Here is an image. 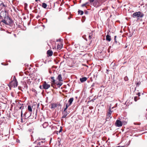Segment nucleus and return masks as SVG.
Listing matches in <instances>:
<instances>
[{
    "instance_id": "nucleus-1",
    "label": "nucleus",
    "mask_w": 147,
    "mask_h": 147,
    "mask_svg": "<svg viewBox=\"0 0 147 147\" xmlns=\"http://www.w3.org/2000/svg\"><path fill=\"white\" fill-rule=\"evenodd\" d=\"M6 11L5 10L4 13H5V16H6L5 14ZM3 23V24H5L6 25L11 26L12 25L13 23V21L12 19L9 16H5L3 19H2V20L0 22Z\"/></svg>"
},
{
    "instance_id": "nucleus-2",
    "label": "nucleus",
    "mask_w": 147,
    "mask_h": 147,
    "mask_svg": "<svg viewBox=\"0 0 147 147\" xmlns=\"http://www.w3.org/2000/svg\"><path fill=\"white\" fill-rule=\"evenodd\" d=\"M18 82L16 77L14 76L13 80L9 83V87L15 88L18 86Z\"/></svg>"
},
{
    "instance_id": "nucleus-3",
    "label": "nucleus",
    "mask_w": 147,
    "mask_h": 147,
    "mask_svg": "<svg viewBox=\"0 0 147 147\" xmlns=\"http://www.w3.org/2000/svg\"><path fill=\"white\" fill-rule=\"evenodd\" d=\"M144 15V14L142 13L140 11H138L133 13L132 16L134 18L136 17L138 18V20L139 17L142 18Z\"/></svg>"
},
{
    "instance_id": "nucleus-4",
    "label": "nucleus",
    "mask_w": 147,
    "mask_h": 147,
    "mask_svg": "<svg viewBox=\"0 0 147 147\" xmlns=\"http://www.w3.org/2000/svg\"><path fill=\"white\" fill-rule=\"evenodd\" d=\"M30 71L26 70L24 72V74L25 75V76H28L29 78L31 77L32 80L35 82L36 81V79L37 78L36 76H35L34 75L32 74L31 76H30Z\"/></svg>"
},
{
    "instance_id": "nucleus-5",
    "label": "nucleus",
    "mask_w": 147,
    "mask_h": 147,
    "mask_svg": "<svg viewBox=\"0 0 147 147\" xmlns=\"http://www.w3.org/2000/svg\"><path fill=\"white\" fill-rule=\"evenodd\" d=\"M112 113V111L110 108L109 110V112L107 113L106 115V121H109L112 118L111 115Z\"/></svg>"
},
{
    "instance_id": "nucleus-6",
    "label": "nucleus",
    "mask_w": 147,
    "mask_h": 147,
    "mask_svg": "<svg viewBox=\"0 0 147 147\" xmlns=\"http://www.w3.org/2000/svg\"><path fill=\"white\" fill-rule=\"evenodd\" d=\"M42 86L43 88L45 89H47L50 87V84H48L46 82H44Z\"/></svg>"
},
{
    "instance_id": "nucleus-7",
    "label": "nucleus",
    "mask_w": 147,
    "mask_h": 147,
    "mask_svg": "<svg viewBox=\"0 0 147 147\" xmlns=\"http://www.w3.org/2000/svg\"><path fill=\"white\" fill-rule=\"evenodd\" d=\"M115 125L116 126L119 127L122 125V123L121 121L117 120L115 123Z\"/></svg>"
},
{
    "instance_id": "nucleus-8",
    "label": "nucleus",
    "mask_w": 147,
    "mask_h": 147,
    "mask_svg": "<svg viewBox=\"0 0 147 147\" xmlns=\"http://www.w3.org/2000/svg\"><path fill=\"white\" fill-rule=\"evenodd\" d=\"M58 106L61 107V105L60 104H58L54 103L51 104V108L55 109Z\"/></svg>"
},
{
    "instance_id": "nucleus-9",
    "label": "nucleus",
    "mask_w": 147,
    "mask_h": 147,
    "mask_svg": "<svg viewBox=\"0 0 147 147\" xmlns=\"http://www.w3.org/2000/svg\"><path fill=\"white\" fill-rule=\"evenodd\" d=\"M47 54L48 56L50 57L53 54V52L51 50H49L47 51Z\"/></svg>"
},
{
    "instance_id": "nucleus-10",
    "label": "nucleus",
    "mask_w": 147,
    "mask_h": 147,
    "mask_svg": "<svg viewBox=\"0 0 147 147\" xmlns=\"http://www.w3.org/2000/svg\"><path fill=\"white\" fill-rule=\"evenodd\" d=\"M0 5L1 7L2 8H3L5 9L7 7L6 4L3 2L1 3L0 4Z\"/></svg>"
},
{
    "instance_id": "nucleus-11",
    "label": "nucleus",
    "mask_w": 147,
    "mask_h": 147,
    "mask_svg": "<svg viewBox=\"0 0 147 147\" xmlns=\"http://www.w3.org/2000/svg\"><path fill=\"white\" fill-rule=\"evenodd\" d=\"M87 78L86 77H84L80 78V80L81 82H83L85 81H86L87 80Z\"/></svg>"
},
{
    "instance_id": "nucleus-12",
    "label": "nucleus",
    "mask_w": 147,
    "mask_h": 147,
    "mask_svg": "<svg viewBox=\"0 0 147 147\" xmlns=\"http://www.w3.org/2000/svg\"><path fill=\"white\" fill-rule=\"evenodd\" d=\"M25 67H26V68H25L26 70L28 69V70L30 71V69L31 68V67H30L27 64H25Z\"/></svg>"
},
{
    "instance_id": "nucleus-13",
    "label": "nucleus",
    "mask_w": 147,
    "mask_h": 147,
    "mask_svg": "<svg viewBox=\"0 0 147 147\" xmlns=\"http://www.w3.org/2000/svg\"><path fill=\"white\" fill-rule=\"evenodd\" d=\"M24 75V77L23 79L24 82L26 84V81L27 80L28 78H30L27 76H25V75Z\"/></svg>"
},
{
    "instance_id": "nucleus-14",
    "label": "nucleus",
    "mask_w": 147,
    "mask_h": 147,
    "mask_svg": "<svg viewBox=\"0 0 147 147\" xmlns=\"http://www.w3.org/2000/svg\"><path fill=\"white\" fill-rule=\"evenodd\" d=\"M106 40L109 42L111 40V36L109 35H107L106 36Z\"/></svg>"
},
{
    "instance_id": "nucleus-15",
    "label": "nucleus",
    "mask_w": 147,
    "mask_h": 147,
    "mask_svg": "<svg viewBox=\"0 0 147 147\" xmlns=\"http://www.w3.org/2000/svg\"><path fill=\"white\" fill-rule=\"evenodd\" d=\"M63 47V45L61 43L60 44H58L57 46V49L59 50H60Z\"/></svg>"
},
{
    "instance_id": "nucleus-16",
    "label": "nucleus",
    "mask_w": 147,
    "mask_h": 147,
    "mask_svg": "<svg viewBox=\"0 0 147 147\" xmlns=\"http://www.w3.org/2000/svg\"><path fill=\"white\" fill-rule=\"evenodd\" d=\"M34 105H32V109H33L34 111L35 110V109L37 107L36 105H37V103L36 102H34Z\"/></svg>"
},
{
    "instance_id": "nucleus-17",
    "label": "nucleus",
    "mask_w": 147,
    "mask_h": 147,
    "mask_svg": "<svg viewBox=\"0 0 147 147\" xmlns=\"http://www.w3.org/2000/svg\"><path fill=\"white\" fill-rule=\"evenodd\" d=\"M74 100V98H70L68 101V103L69 105H71V104L72 102L73 101V100Z\"/></svg>"
},
{
    "instance_id": "nucleus-18",
    "label": "nucleus",
    "mask_w": 147,
    "mask_h": 147,
    "mask_svg": "<svg viewBox=\"0 0 147 147\" xmlns=\"http://www.w3.org/2000/svg\"><path fill=\"white\" fill-rule=\"evenodd\" d=\"M57 79L60 81H63L61 75L59 74L57 78Z\"/></svg>"
},
{
    "instance_id": "nucleus-19",
    "label": "nucleus",
    "mask_w": 147,
    "mask_h": 147,
    "mask_svg": "<svg viewBox=\"0 0 147 147\" xmlns=\"http://www.w3.org/2000/svg\"><path fill=\"white\" fill-rule=\"evenodd\" d=\"M116 37H117V36H115V38H114L115 42H114V43H113V44L112 45V46H113L114 47H115L116 46V44H117V42L116 41Z\"/></svg>"
},
{
    "instance_id": "nucleus-20",
    "label": "nucleus",
    "mask_w": 147,
    "mask_h": 147,
    "mask_svg": "<svg viewBox=\"0 0 147 147\" xmlns=\"http://www.w3.org/2000/svg\"><path fill=\"white\" fill-rule=\"evenodd\" d=\"M28 110L30 112H32V107L30 105H28Z\"/></svg>"
},
{
    "instance_id": "nucleus-21",
    "label": "nucleus",
    "mask_w": 147,
    "mask_h": 147,
    "mask_svg": "<svg viewBox=\"0 0 147 147\" xmlns=\"http://www.w3.org/2000/svg\"><path fill=\"white\" fill-rule=\"evenodd\" d=\"M42 6L44 8H45L47 7V5L45 3H42Z\"/></svg>"
},
{
    "instance_id": "nucleus-22",
    "label": "nucleus",
    "mask_w": 147,
    "mask_h": 147,
    "mask_svg": "<svg viewBox=\"0 0 147 147\" xmlns=\"http://www.w3.org/2000/svg\"><path fill=\"white\" fill-rule=\"evenodd\" d=\"M32 90L33 92H34V95L35 96H36V90L35 89L33 88L32 89Z\"/></svg>"
},
{
    "instance_id": "nucleus-23",
    "label": "nucleus",
    "mask_w": 147,
    "mask_h": 147,
    "mask_svg": "<svg viewBox=\"0 0 147 147\" xmlns=\"http://www.w3.org/2000/svg\"><path fill=\"white\" fill-rule=\"evenodd\" d=\"M51 79L52 80V82L54 84H55L56 81L54 79V77H51Z\"/></svg>"
},
{
    "instance_id": "nucleus-24",
    "label": "nucleus",
    "mask_w": 147,
    "mask_h": 147,
    "mask_svg": "<svg viewBox=\"0 0 147 147\" xmlns=\"http://www.w3.org/2000/svg\"><path fill=\"white\" fill-rule=\"evenodd\" d=\"M93 37V36H90V35H89V38H89V39L90 40V43L89 44V45L90 44V43H91L92 42V40H91V39L92 38V37Z\"/></svg>"
},
{
    "instance_id": "nucleus-25",
    "label": "nucleus",
    "mask_w": 147,
    "mask_h": 147,
    "mask_svg": "<svg viewBox=\"0 0 147 147\" xmlns=\"http://www.w3.org/2000/svg\"><path fill=\"white\" fill-rule=\"evenodd\" d=\"M30 80V78H28L27 80L26 81V83H27L28 84H30V83L31 82V81Z\"/></svg>"
},
{
    "instance_id": "nucleus-26",
    "label": "nucleus",
    "mask_w": 147,
    "mask_h": 147,
    "mask_svg": "<svg viewBox=\"0 0 147 147\" xmlns=\"http://www.w3.org/2000/svg\"><path fill=\"white\" fill-rule=\"evenodd\" d=\"M42 126L44 128L48 126V124L47 123H45L42 125Z\"/></svg>"
},
{
    "instance_id": "nucleus-27",
    "label": "nucleus",
    "mask_w": 147,
    "mask_h": 147,
    "mask_svg": "<svg viewBox=\"0 0 147 147\" xmlns=\"http://www.w3.org/2000/svg\"><path fill=\"white\" fill-rule=\"evenodd\" d=\"M78 13H80V14L81 15H83V14L84 13V12L83 11H81V10H79L78 11Z\"/></svg>"
},
{
    "instance_id": "nucleus-28",
    "label": "nucleus",
    "mask_w": 147,
    "mask_h": 147,
    "mask_svg": "<svg viewBox=\"0 0 147 147\" xmlns=\"http://www.w3.org/2000/svg\"><path fill=\"white\" fill-rule=\"evenodd\" d=\"M4 13V11H2L0 13V19H1V18L2 17V16H1V15H2V14H3Z\"/></svg>"
},
{
    "instance_id": "nucleus-29",
    "label": "nucleus",
    "mask_w": 147,
    "mask_h": 147,
    "mask_svg": "<svg viewBox=\"0 0 147 147\" xmlns=\"http://www.w3.org/2000/svg\"><path fill=\"white\" fill-rule=\"evenodd\" d=\"M88 3V2H86L84 4H83L82 5V7H84L86 6V5H87Z\"/></svg>"
},
{
    "instance_id": "nucleus-30",
    "label": "nucleus",
    "mask_w": 147,
    "mask_h": 147,
    "mask_svg": "<svg viewBox=\"0 0 147 147\" xmlns=\"http://www.w3.org/2000/svg\"><path fill=\"white\" fill-rule=\"evenodd\" d=\"M68 114V113L67 112V111H66L65 112H64L63 113V114H64L65 115L67 116Z\"/></svg>"
},
{
    "instance_id": "nucleus-31",
    "label": "nucleus",
    "mask_w": 147,
    "mask_h": 147,
    "mask_svg": "<svg viewBox=\"0 0 147 147\" xmlns=\"http://www.w3.org/2000/svg\"><path fill=\"white\" fill-rule=\"evenodd\" d=\"M124 80L125 81H127L128 80V78L127 77V76H126L124 78Z\"/></svg>"
},
{
    "instance_id": "nucleus-32",
    "label": "nucleus",
    "mask_w": 147,
    "mask_h": 147,
    "mask_svg": "<svg viewBox=\"0 0 147 147\" xmlns=\"http://www.w3.org/2000/svg\"><path fill=\"white\" fill-rule=\"evenodd\" d=\"M57 85L59 86V87L61 86L62 85V83L61 82H59L57 84Z\"/></svg>"
},
{
    "instance_id": "nucleus-33",
    "label": "nucleus",
    "mask_w": 147,
    "mask_h": 147,
    "mask_svg": "<svg viewBox=\"0 0 147 147\" xmlns=\"http://www.w3.org/2000/svg\"><path fill=\"white\" fill-rule=\"evenodd\" d=\"M71 105H69V104L68 103H67V104H66V105H65V107H66V108H67H67L69 107Z\"/></svg>"
},
{
    "instance_id": "nucleus-34",
    "label": "nucleus",
    "mask_w": 147,
    "mask_h": 147,
    "mask_svg": "<svg viewBox=\"0 0 147 147\" xmlns=\"http://www.w3.org/2000/svg\"><path fill=\"white\" fill-rule=\"evenodd\" d=\"M138 98V97L137 96H135L134 98V100L135 101H136L137 100L139 99V98Z\"/></svg>"
},
{
    "instance_id": "nucleus-35",
    "label": "nucleus",
    "mask_w": 147,
    "mask_h": 147,
    "mask_svg": "<svg viewBox=\"0 0 147 147\" xmlns=\"http://www.w3.org/2000/svg\"><path fill=\"white\" fill-rule=\"evenodd\" d=\"M41 145V143L40 142H38L37 143V147Z\"/></svg>"
},
{
    "instance_id": "nucleus-36",
    "label": "nucleus",
    "mask_w": 147,
    "mask_h": 147,
    "mask_svg": "<svg viewBox=\"0 0 147 147\" xmlns=\"http://www.w3.org/2000/svg\"><path fill=\"white\" fill-rule=\"evenodd\" d=\"M60 129L59 131V132L60 133V132H61L62 130V127H60Z\"/></svg>"
},
{
    "instance_id": "nucleus-37",
    "label": "nucleus",
    "mask_w": 147,
    "mask_h": 147,
    "mask_svg": "<svg viewBox=\"0 0 147 147\" xmlns=\"http://www.w3.org/2000/svg\"><path fill=\"white\" fill-rule=\"evenodd\" d=\"M89 35L93 37L92 32H91V33H89Z\"/></svg>"
},
{
    "instance_id": "nucleus-38",
    "label": "nucleus",
    "mask_w": 147,
    "mask_h": 147,
    "mask_svg": "<svg viewBox=\"0 0 147 147\" xmlns=\"http://www.w3.org/2000/svg\"><path fill=\"white\" fill-rule=\"evenodd\" d=\"M66 116L63 114L62 118H65L66 117Z\"/></svg>"
},
{
    "instance_id": "nucleus-39",
    "label": "nucleus",
    "mask_w": 147,
    "mask_h": 147,
    "mask_svg": "<svg viewBox=\"0 0 147 147\" xmlns=\"http://www.w3.org/2000/svg\"><path fill=\"white\" fill-rule=\"evenodd\" d=\"M89 0V1L90 2V3H92V2H94V0Z\"/></svg>"
},
{
    "instance_id": "nucleus-40",
    "label": "nucleus",
    "mask_w": 147,
    "mask_h": 147,
    "mask_svg": "<svg viewBox=\"0 0 147 147\" xmlns=\"http://www.w3.org/2000/svg\"><path fill=\"white\" fill-rule=\"evenodd\" d=\"M36 28V27H35V28H33L32 30V32H34V29H35Z\"/></svg>"
},
{
    "instance_id": "nucleus-41",
    "label": "nucleus",
    "mask_w": 147,
    "mask_h": 147,
    "mask_svg": "<svg viewBox=\"0 0 147 147\" xmlns=\"http://www.w3.org/2000/svg\"><path fill=\"white\" fill-rule=\"evenodd\" d=\"M67 108H66V107H65V108L64 109V112H65V111H66V110H67Z\"/></svg>"
},
{
    "instance_id": "nucleus-42",
    "label": "nucleus",
    "mask_w": 147,
    "mask_h": 147,
    "mask_svg": "<svg viewBox=\"0 0 147 147\" xmlns=\"http://www.w3.org/2000/svg\"><path fill=\"white\" fill-rule=\"evenodd\" d=\"M137 94L138 96H140V92H138Z\"/></svg>"
},
{
    "instance_id": "nucleus-43",
    "label": "nucleus",
    "mask_w": 147,
    "mask_h": 147,
    "mask_svg": "<svg viewBox=\"0 0 147 147\" xmlns=\"http://www.w3.org/2000/svg\"><path fill=\"white\" fill-rule=\"evenodd\" d=\"M54 84L53 83V82H52V83H51V86H53V85L54 84Z\"/></svg>"
},
{
    "instance_id": "nucleus-44",
    "label": "nucleus",
    "mask_w": 147,
    "mask_h": 147,
    "mask_svg": "<svg viewBox=\"0 0 147 147\" xmlns=\"http://www.w3.org/2000/svg\"><path fill=\"white\" fill-rule=\"evenodd\" d=\"M146 110L147 111V109ZM145 117H146V119H147V113Z\"/></svg>"
},
{
    "instance_id": "nucleus-45",
    "label": "nucleus",
    "mask_w": 147,
    "mask_h": 147,
    "mask_svg": "<svg viewBox=\"0 0 147 147\" xmlns=\"http://www.w3.org/2000/svg\"><path fill=\"white\" fill-rule=\"evenodd\" d=\"M60 41V39H58V40H57V42H58V41L59 42Z\"/></svg>"
},
{
    "instance_id": "nucleus-46",
    "label": "nucleus",
    "mask_w": 147,
    "mask_h": 147,
    "mask_svg": "<svg viewBox=\"0 0 147 147\" xmlns=\"http://www.w3.org/2000/svg\"><path fill=\"white\" fill-rule=\"evenodd\" d=\"M95 100V99L93 98L91 100L92 101H94V100Z\"/></svg>"
},
{
    "instance_id": "nucleus-47",
    "label": "nucleus",
    "mask_w": 147,
    "mask_h": 147,
    "mask_svg": "<svg viewBox=\"0 0 147 147\" xmlns=\"http://www.w3.org/2000/svg\"><path fill=\"white\" fill-rule=\"evenodd\" d=\"M35 111H36V116L37 115V109H36V110Z\"/></svg>"
},
{
    "instance_id": "nucleus-48",
    "label": "nucleus",
    "mask_w": 147,
    "mask_h": 147,
    "mask_svg": "<svg viewBox=\"0 0 147 147\" xmlns=\"http://www.w3.org/2000/svg\"><path fill=\"white\" fill-rule=\"evenodd\" d=\"M22 111L21 113V117L22 116Z\"/></svg>"
},
{
    "instance_id": "nucleus-49",
    "label": "nucleus",
    "mask_w": 147,
    "mask_h": 147,
    "mask_svg": "<svg viewBox=\"0 0 147 147\" xmlns=\"http://www.w3.org/2000/svg\"><path fill=\"white\" fill-rule=\"evenodd\" d=\"M40 142L41 143H43L44 142L43 141H41V142Z\"/></svg>"
},
{
    "instance_id": "nucleus-50",
    "label": "nucleus",
    "mask_w": 147,
    "mask_h": 147,
    "mask_svg": "<svg viewBox=\"0 0 147 147\" xmlns=\"http://www.w3.org/2000/svg\"><path fill=\"white\" fill-rule=\"evenodd\" d=\"M1 109V105L0 104V109Z\"/></svg>"
},
{
    "instance_id": "nucleus-51",
    "label": "nucleus",
    "mask_w": 147,
    "mask_h": 147,
    "mask_svg": "<svg viewBox=\"0 0 147 147\" xmlns=\"http://www.w3.org/2000/svg\"><path fill=\"white\" fill-rule=\"evenodd\" d=\"M38 17H40V16H37V19L38 18Z\"/></svg>"
},
{
    "instance_id": "nucleus-52",
    "label": "nucleus",
    "mask_w": 147,
    "mask_h": 147,
    "mask_svg": "<svg viewBox=\"0 0 147 147\" xmlns=\"http://www.w3.org/2000/svg\"><path fill=\"white\" fill-rule=\"evenodd\" d=\"M39 106V104H37V107H38V106Z\"/></svg>"
},
{
    "instance_id": "nucleus-53",
    "label": "nucleus",
    "mask_w": 147,
    "mask_h": 147,
    "mask_svg": "<svg viewBox=\"0 0 147 147\" xmlns=\"http://www.w3.org/2000/svg\"><path fill=\"white\" fill-rule=\"evenodd\" d=\"M39 22H40V20H38V23H39Z\"/></svg>"
},
{
    "instance_id": "nucleus-54",
    "label": "nucleus",
    "mask_w": 147,
    "mask_h": 147,
    "mask_svg": "<svg viewBox=\"0 0 147 147\" xmlns=\"http://www.w3.org/2000/svg\"><path fill=\"white\" fill-rule=\"evenodd\" d=\"M40 87L41 88V86H40Z\"/></svg>"
},
{
    "instance_id": "nucleus-55",
    "label": "nucleus",
    "mask_w": 147,
    "mask_h": 147,
    "mask_svg": "<svg viewBox=\"0 0 147 147\" xmlns=\"http://www.w3.org/2000/svg\"><path fill=\"white\" fill-rule=\"evenodd\" d=\"M35 1L36 2H37V0H35Z\"/></svg>"
},
{
    "instance_id": "nucleus-56",
    "label": "nucleus",
    "mask_w": 147,
    "mask_h": 147,
    "mask_svg": "<svg viewBox=\"0 0 147 147\" xmlns=\"http://www.w3.org/2000/svg\"><path fill=\"white\" fill-rule=\"evenodd\" d=\"M3 118H5V117H3Z\"/></svg>"
},
{
    "instance_id": "nucleus-57",
    "label": "nucleus",
    "mask_w": 147,
    "mask_h": 147,
    "mask_svg": "<svg viewBox=\"0 0 147 147\" xmlns=\"http://www.w3.org/2000/svg\"><path fill=\"white\" fill-rule=\"evenodd\" d=\"M36 64H35V65H36Z\"/></svg>"
},
{
    "instance_id": "nucleus-58",
    "label": "nucleus",
    "mask_w": 147,
    "mask_h": 147,
    "mask_svg": "<svg viewBox=\"0 0 147 147\" xmlns=\"http://www.w3.org/2000/svg\"><path fill=\"white\" fill-rule=\"evenodd\" d=\"M40 1V0H37V1Z\"/></svg>"
},
{
    "instance_id": "nucleus-59",
    "label": "nucleus",
    "mask_w": 147,
    "mask_h": 147,
    "mask_svg": "<svg viewBox=\"0 0 147 147\" xmlns=\"http://www.w3.org/2000/svg\"><path fill=\"white\" fill-rule=\"evenodd\" d=\"M85 13H87V12H85Z\"/></svg>"
},
{
    "instance_id": "nucleus-60",
    "label": "nucleus",
    "mask_w": 147,
    "mask_h": 147,
    "mask_svg": "<svg viewBox=\"0 0 147 147\" xmlns=\"http://www.w3.org/2000/svg\"><path fill=\"white\" fill-rule=\"evenodd\" d=\"M118 44H119V42H118Z\"/></svg>"
}]
</instances>
